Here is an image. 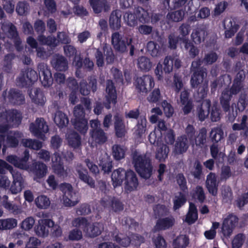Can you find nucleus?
I'll list each match as a JSON object with an SVG mask.
<instances>
[{
	"label": "nucleus",
	"mask_w": 248,
	"mask_h": 248,
	"mask_svg": "<svg viewBox=\"0 0 248 248\" xmlns=\"http://www.w3.org/2000/svg\"><path fill=\"white\" fill-rule=\"evenodd\" d=\"M111 180L114 187L120 186L124 181L125 189L129 191L136 189L138 185V179L135 173L131 170L126 171L121 168L113 171Z\"/></svg>",
	"instance_id": "f257e3e1"
},
{
	"label": "nucleus",
	"mask_w": 248,
	"mask_h": 248,
	"mask_svg": "<svg viewBox=\"0 0 248 248\" xmlns=\"http://www.w3.org/2000/svg\"><path fill=\"white\" fill-rule=\"evenodd\" d=\"M151 157V153L141 155L139 152L135 151L133 154V163L135 169L140 176L145 179L150 178L152 174Z\"/></svg>",
	"instance_id": "f03ea898"
},
{
	"label": "nucleus",
	"mask_w": 248,
	"mask_h": 248,
	"mask_svg": "<svg viewBox=\"0 0 248 248\" xmlns=\"http://www.w3.org/2000/svg\"><path fill=\"white\" fill-rule=\"evenodd\" d=\"M202 62L200 60L193 62L192 63V69L194 74L192 76L190 83L193 87H196L201 83H202L198 89V95L201 99L204 98L208 91V82L203 80L204 78L206 76V73L203 70H198V67L201 65Z\"/></svg>",
	"instance_id": "7ed1b4c3"
},
{
	"label": "nucleus",
	"mask_w": 248,
	"mask_h": 248,
	"mask_svg": "<svg viewBox=\"0 0 248 248\" xmlns=\"http://www.w3.org/2000/svg\"><path fill=\"white\" fill-rule=\"evenodd\" d=\"M60 188L63 193L62 202L65 206H74L79 201L78 195L73 191L70 184H62Z\"/></svg>",
	"instance_id": "20e7f679"
},
{
	"label": "nucleus",
	"mask_w": 248,
	"mask_h": 248,
	"mask_svg": "<svg viewBox=\"0 0 248 248\" xmlns=\"http://www.w3.org/2000/svg\"><path fill=\"white\" fill-rule=\"evenodd\" d=\"M241 89V82L236 81L233 83L231 88L226 89L222 92L220 102L224 111H228L230 109V101L232 95L238 93Z\"/></svg>",
	"instance_id": "39448f33"
},
{
	"label": "nucleus",
	"mask_w": 248,
	"mask_h": 248,
	"mask_svg": "<svg viewBox=\"0 0 248 248\" xmlns=\"http://www.w3.org/2000/svg\"><path fill=\"white\" fill-rule=\"evenodd\" d=\"M135 86L138 92L147 94L155 86L154 78L149 75L137 78Z\"/></svg>",
	"instance_id": "423d86ee"
},
{
	"label": "nucleus",
	"mask_w": 248,
	"mask_h": 248,
	"mask_svg": "<svg viewBox=\"0 0 248 248\" xmlns=\"http://www.w3.org/2000/svg\"><path fill=\"white\" fill-rule=\"evenodd\" d=\"M1 30L10 40L9 42L7 41V43L10 44L14 43L16 49L19 50L21 42L17 37V32L16 27L10 22L4 21L2 23Z\"/></svg>",
	"instance_id": "0eeeda50"
},
{
	"label": "nucleus",
	"mask_w": 248,
	"mask_h": 248,
	"mask_svg": "<svg viewBox=\"0 0 248 248\" xmlns=\"http://www.w3.org/2000/svg\"><path fill=\"white\" fill-rule=\"evenodd\" d=\"M38 40L42 44L47 45L53 47L58 46L60 43L68 44L70 42V39L63 32H60L58 33L57 39L52 37L46 38L43 35H40Z\"/></svg>",
	"instance_id": "6e6552de"
},
{
	"label": "nucleus",
	"mask_w": 248,
	"mask_h": 248,
	"mask_svg": "<svg viewBox=\"0 0 248 248\" xmlns=\"http://www.w3.org/2000/svg\"><path fill=\"white\" fill-rule=\"evenodd\" d=\"M30 130L34 136L44 140L46 139L44 134L48 132V128L43 118H37L35 123L30 125Z\"/></svg>",
	"instance_id": "1a4fd4ad"
},
{
	"label": "nucleus",
	"mask_w": 248,
	"mask_h": 248,
	"mask_svg": "<svg viewBox=\"0 0 248 248\" xmlns=\"http://www.w3.org/2000/svg\"><path fill=\"white\" fill-rule=\"evenodd\" d=\"M132 39L129 37H123L119 33H113L111 35V43L114 48L121 52L127 50V46L131 45Z\"/></svg>",
	"instance_id": "9d476101"
},
{
	"label": "nucleus",
	"mask_w": 248,
	"mask_h": 248,
	"mask_svg": "<svg viewBox=\"0 0 248 248\" xmlns=\"http://www.w3.org/2000/svg\"><path fill=\"white\" fill-rule=\"evenodd\" d=\"M54 226V221L50 219L44 218L39 219L35 228V232L39 237H47L49 233L48 228Z\"/></svg>",
	"instance_id": "9b49d317"
},
{
	"label": "nucleus",
	"mask_w": 248,
	"mask_h": 248,
	"mask_svg": "<svg viewBox=\"0 0 248 248\" xmlns=\"http://www.w3.org/2000/svg\"><path fill=\"white\" fill-rule=\"evenodd\" d=\"M238 221V218L232 214H229L224 218L222 230L225 236H229L232 234Z\"/></svg>",
	"instance_id": "f8f14e48"
},
{
	"label": "nucleus",
	"mask_w": 248,
	"mask_h": 248,
	"mask_svg": "<svg viewBox=\"0 0 248 248\" xmlns=\"http://www.w3.org/2000/svg\"><path fill=\"white\" fill-rule=\"evenodd\" d=\"M37 78L38 75L36 71L32 69H27L25 72H22L17 79V82L19 85L24 86L30 84Z\"/></svg>",
	"instance_id": "ddd939ff"
},
{
	"label": "nucleus",
	"mask_w": 248,
	"mask_h": 248,
	"mask_svg": "<svg viewBox=\"0 0 248 248\" xmlns=\"http://www.w3.org/2000/svg\"><path fill=\"white\" fill-rule=\"evenodd\" d=\"M2 96L7 103L20 105L24 101L23 95L15 90H11L8 92H4L2 94Z\"/></svg>",
	"instance_id": "4468645a"
},
{
	"label": "nucleus",
	"mask_w": 248,
	"mask_h": 248,
	"mask_svg": "<svg viewBox=\"0 0 248 248\" xmlns=\"http://www.w3.org/2000/svg\"><path fill=\"white\" fill-rule=\"evenodd\" d=\"M12 175L13 181L10 187V191L13 194H16L20 192L22 189L23 178L21 175L14 171L13 169L10 171Z\"/></svg>",
	"instance_id": "2eb2a0df"
},
{
	"label": "nucleus",
	"mask_w": 248,
	"mask_h": 248,
	"mask_svg": "<svg viewBox=\"0 0 248 248\" xmlns=\"http://www.w3.org/2000/svg\"><path fill=\"white\" fill-rule=\"evenodd\" d=\"M38 68L42 84L45 87L49 86L52 83V78L50 70L44 64H39Z\"/></svg>",
	"instance_id": "dca6fc26"
},
{
	"label": "nucleus",
	"mask_w": 248,
	"mask_h": 248,
	"mask_svg": "<svg viewBox=\"0 0 248 248\" xmlns=\"http://www.w3.org/2000/svg\"><path fill=\"white\" fill-rule=\"evenodd\" d=\"M101 204L105 207L108 208L110 211L117 212L123 210V205L118 200L110 199L109 198H104L101 202Z\"/></svg>",
	"instance_id": "f3484780"
},
{
	"label": "nucleus",
	"mask_w": 248,
	"mask_h": 248,
	"mask_svg": "<svg viewBox=\"0 0 248 248\" xmlns=\"http://www.w3.org/2000/svg\"><path fill=\"white\" fill-rule=\"evenodd\" d=\"M218 183L215 173H210L206 177V187L209 193L214 196L217 194Z\"/></svg>",
	"instance_id": "a211bd4d"
},
{
	"label": "nucleus",
	"mask_w": 248,
	"mask_h": 248,
	"mask_svg": "<svg viewBox=\"0 0 248 248\" xmlns=\"http://www.w3.org/2000/svg\"><path fill=\"white\" fill-rule=\"evenodd\" d=\"M189 147L187 138L181 136L177 138L173 151L175 155H181L186 152Z\"/></svg>",
	"instance_id": "6ab92c4d"
},
{
	"label": "nucleus",
	"mask_w": 248,
	"mask_h": 248,
	"mask_svg": "<svg viewBox=\"0 0 248 248\" xmlns=\"http://www.w3.org/2000/svg\"><path fill=\"white\" fill-rule=\"evenodd\" d=\"M32 167L30 171L34 175V179L37 180L44 177L47 172V167L43 163L35 162L32 164Z\"/></svg>",
	"instance_id": "aec40b11"
},
{
	"label": "nucleus",
	"mask_w": 248,
	"mask_h": 248,
	"mask_svg": "<svg viewBox=\"0 0 248 248\" xmlns=\"http://www.w3.org/2000/svg\"><path fill=\"white\" fill-rule=\"evenodd\" d=\"M76 170L79 178L87 183L92 187L94 186V181L88 175L87 170L81 164H78L76 167Z\"/></svg>",
	"instance_id": "412c9836"
},
{
	"label": "nucleus",
	"mask_w": 248,
	"mask_h": 248,
	"mask_svg": "<svg viewBox=\"0 0 248 248\" xmlns=\"http://www.w3.org/2000/svg\"><path fill=\"white\" fill-rule=\"evenodd\" d=\"M90 5L95 13H101L103 10L107 12L110 10V7L106 0H89Z\"/></svg>",
	"instance_id": "4be33fe9"
},
{
	"label": "nucleus",
	"mask_w": 248,
	"mask_h": 248,
	"mask_svg": "<svg viewBox=\"0 0 248 248\" xmlns=\"http://www.w3.org/2000/svg\"><path fill=\"white\" fill-rule=\"evenodd\" d=\"M105 96L108 104H116L117 102L116 92L111 80H109L107 82Z\"/></svg>",
	"instance_id": "5701e85b"
},
{
	"label": "nucleus",
	"mask_w": 248,
	"mask_h": 248,
	"mask_svg": "<svg viewBox=\"0 0 248 248\" xmlns=\"http://www.w3.org/2000/svg\"><path fill=\"white\" fill-rule=\"evenodd\" d=\"M224 27L225 29V36L228 38L232 37L238 29L235 22L231 18H227L224 20Z\"/></svg>",
	"instance_id": "b1692460"
},
{
	"label": "nucleus",
	"mask_w": 248,
	"mask_h": 248,
	"mask_svg": "<svg viewBox=\"0 0 248 248\" xmlns=\"http://www.w3.org/2000/svg\"><path fill=\"white\" fill-rule=\"evenodd\" d=\"M104 229L102 223L95 222L92 224L89 223L87 229L84 230L85 235L88 237H94L101 234Z\"/></svg>",
	"instance_id": "393cba45"
},
{
	"label": "nucleus",
	"mask_w": 248,
	"mask_h": 248,
	"mask_svg": "<svg viewBox=\"0 0 248 248\" xmlns=\"http://www.w3.org/2000/svg\"><path fill=\"white\" fill-rule=\"evenodd\" d=\"M174 218L172 217L158 219L155 226L156 230H165L171 228L174 224Z\"/></svg>",
	"instance_id": "a878e982"
},
{
	"label": "nucleus",
	"mask_w": 248,
	"mask_h": 248,
	"mask_svg": "<svg viewBox=\"0 0 248 248\" xmlns=\"http://www.w3.org/2000/svg\"><path fill=\"white\" fill-rule=\"evenodd\" d=\"M115 119V129L116 134L118 137L124 136L126 133V130L122 117L119 114L114 116Z\"/></svg>",
	"instance_id": "bb28decb"
},
{
	"label": "nucleus",
	"mask_w": 248,
	"mask_h": 248,
	"mask_svg": "<svg viewBox=\"0 0 248 248\" xmlns=\"http://www.w3.org/2000/svg\"><path fill=\"white\" fill-rule=\"evenodd\" d=\"M182 109L185 114L189 113L193 108L192 102L188 99V93L186 90L182 91L180 95Z\"/></svg>",
	"instance_id": "cd10ccee"
},
{
	"label": "nucleus",
	"mask_w": 248,
	"mask_h": 248,
	"mask_svg": "<svg viewBox=\"0 0 248 248\" xmlns=\"http://www.w3.org/2000/svg\"><path fill=\"white\" fill-rule=\"evenodd\" d=\"M169 151V148L167 145L163 143L158 145L155 152V158L160 162L164 161L168 157Z\"/></svg>",
	"instance_id": "c85d7f7f"
},
{
	"label": "nucleus",
	"mask_w": 248,
	"mask_h": 248,
	"mask_svg": "<svg viewBox=\"0 0 248 248\" xmlns=\"http://www.w3.org/2000/svg\"><path fill=\"white\" fill-rule=\"evenodd\" d=\"M211 102L209 100H204L201 107L198 108L197 116L199 120L204 121L208 116Z\"/></svg>",
	"instance_id": "c756f323"
},
{
	"label": "nucleus",
	"mask_w": 248,
	"mask_h": 248,
	"mask_svg": "<svg viewBox=\"0 0 248 248\" xmlns=\"http://www.w3.org/2000/svg\"><path fill=\"white\" fill-rule=\"evenodd\" d=\"M69 145L74 148L78 147L81 144L80 138L76 132L69 131L66 135Z\"/></svg>",
	"instance_id": "7c9ffc66"
},
{
	"label": "nucleus",
	"mask_w": 248,
	"mask_h": 248,
	"mask_svg": "<svg viewBox=\"0 0 248 248\" xmlns=\"http://www.w3.org/2000/svg\"><path fill=\"white\" fill-rule=\"evenodd\" d=\"M0 205L13 213H16L18 210L17 206L9 201L8 197L6 195L0 197Z\"/></svg>",
	"instance_id": "2f4dec72"
},
{
	"label": "nucleus",
	"mask_w": 248,
	"mask_h": 248,
	"mask_svg": "<svg viewBox=\"0 0 248 248\" xmlns=\"http://www.w3.org/2000/svg\"><path fill=\"white\" fill-rule=\"evenodd\" d=\"M147 119L145 116H140L135 128L134 134L138 137H141L145 132L147 126Z\"/></svg>",
	"instance_id": "473e14b6"
},
{
	"label": "nucleus",
	"mask_w": 248,
	"mask_h": 248,
	"mask_svg": "<svg viewBox=\"0 0 248 248\" xmlns=\"http://www.w3.org/2000/svg\"><path fill=\"white\" fill-rule=\"evenodd\" d=\"M121 12L119 10L113 11L109 18L110 26L114 29H118L121 27Z\"/></svg>",
	"instance_id": "72a5a7b5"
},
{
	"label": "nucleus",
	"mask_w": 248,
	"mask_h": 248,
	"mask_svg": "<svg viewBox=\"0 0 248 248\" xmlns=\"http://www.w3.org/2000/svg\"><path fill=\"white\" fill-rule=\"evenodd\" d=\"M198 219L197 210L195 205L190 202L188 212L186 215L185 221L188 224L194 223Z\"/></svg>",
	"instance_id": "f704fd0d"
},
{
	"label": "nucleus",
	"mask_w": 248,
	"mask_h": 248,
	"mask_svg": "<svg viewBox=\"0 0 248 248\" xmlns=\"http://www.w3.org/2000/svg\"><path fill=\"white\" fill-rule=\"evenodd\" d=\"M30 96L35 104L40 106L44 105L46 99L40 90L36 89L32 90L30 93Z\"/></svg>",
	"instance_id": "c9c22d12"
},
{
	"label": "nucleus",
	"mask_w": 248,
	"mask_h": 248,
	"mask_svg": "<svg viewBox=\"0 0 248 248\" xmlns=\"http://www.w3.org/2000/svg\"><path fill=\"white\" fill-rule=\"evenodd\" d=\"M74 117L72 119V123L77 126H78L79 120L85 119L84 118L85 111L81 105H78L75 107L74 109Z\"/></svg>",
	"instance_id": "e433bc0d"
},
{
	"label": "nucleus",
	"mask_w": 248,
	"mask_h": 248,
	"mask_svg": "<svg viewBox=\"0 0 248 248\" xmlns=\"http://www.w3.org/2000/svg\"><path fill=\"white\" fill-rule=\"evenodd\" d=\"M137 66L141 71L147 72L151 69L152 63L148 58L141 56L138 59Z\"/></svg>",
	"instance_id": "4c0bfd02"
},
{
	"label": "nucleus",
	"mask_w": 248,
	"mask_h": 248,
	"mask_svg": "<svg viewBox=\"0 0 248 248\" xmlns=\"http://www.w3.org/2000/svg\"><path fill=\"white\" fill-rule=\"evenodd\" d=\"M52 63L58 70H65L67 68V62L62 56H56L53 59Z\"/></svg>",
	"instance_id": "58836bf2"
},
{
	"label": "nucleus",
	"mask_w": 248,
	"mask_h": 248,
	"mask_svg": "<svg viewBox=\"0 0 248 248\" xmlns=\"http://www.w3.org/2000/svg\"><path fill=\"white\" fill-rule=\"evenodd\" d=\"M54 121L59 127H63L67 125L69 120L64 113L58 111L55 114Z\"/></svg>",
	"instance_id": "ea45409f"
},
{
	"label": "nucleus",
	"mask_w": 248,
	"mask_h": 248,
	"mask_svg": "<svg viewBox=\"0 0 248 248\" xmlns=\"http://www.w3.org/2000/svg\"><path fill=\"white\" fill-rule=\"evenodd\" d=\"M17 220L14 218L0 219V229L10 230L17 226Z\"/></svg>",
	"instance_id": "a19ab883"
},
{
	"label": "nucleus",
	"mask_w": 248,
	"mask_h": 248,
	"mask_svg": "<svg viewBox=\"0 0 248 248\" xmlns=\"http://www.w3.org/2000/svg\"><path fill=\"white\" fill-rule=\"evenodd\" d=\"M205 31L202 29L197 28L194 30L191 34L193 41L196 44H199L204 40Z\"/></svg>",
	"instance_id": "79ce46f5"
},
{
	"label": "nucleus",
	"mask_w": 248,
	"mask_h": 248,
	"mask_svg": "<svg viewBox=\"0 0 248 248\" xmlns=\"http://www.w3.org/2000/svg\"><path fill=\"white\" fill-rule=\"evenodd\" d=\"M185 15V12L182 10H179L169 13L167 15L168 22H179L181 21Z\"/></svg>",
	"instance_id": "37998d69"
},
{
	"label": "nucleus",
	"mask_w": 248,
	"mask_h": 248,
	"mask_svg": "<svg viewBox=\"0 0 248 248\" xmlns=\"http://www.w3.org/2000/svg\"><path fill=\"white\" fill-rule=\"evenodd\" d=\"M210 152L211 156L218 162H222L225 156L224 151H221L218 147L215 144L210 147Z\"/></svg>",
	"instance_id": "c03bdc74"
},
{
	"label": "nucleus",
	"mask_w": 248,
	"mask_h": 248,
	"mask_svg": "<svg viewBox=\"0 0 248 248\" xmlns=\"http://www.w3.org/2000/svg\"><path fill=\"white\" fill-rule=\"evenodd\" d=\"M72 224L73 227L76 229L80 228L82 229L83 232L85 233L84 230L87 229L89 222L88 220L83 217H79L75 218L72 222Z\"/></svg>",
	"instance_id": "a18cd8bd"
},
{
	"label": "nucleus",
	"mask_w": 248,
	"mask_h": 248,
	"mask_svg": "<svg viewBox=\"0 0 248 248\" xmlns=\"http://www.w3.org/2000/svg\"><path fill=\"white\" fill-rule=\"evenodd\" d=\"M112 155L117 160H120L124 157L126 148L118 144L114 145L112 147Z\"/></svg>",
	"instance_id": "49530a36"
},
{
	"label": "nucleus",
	"mask_w": 248,
	"mask_h": 248,
	"mask_svg": "<svg viewBox=\"0 0 248 248\" xmlns=\"http://www.w3.org/2000/svg\"><path fill=\"white\" fill-rule=\"evenodd\" d=\"M21 144L25 147L36 150L40 149L42 146L41 142L29 139H23L21 141Z\"/></svg>",
	"instance_id": "de8ad7c7"
},
{
	"label": "nucleus",
	"mask_w": 248,
	"mask_h": 248,
	"mask_svg": "<svg viewBox=\"0 0 248 248\" xmlns=\"http://www.w3.org/2000/svg\"><path fill=\"white\" fill-rule=\"evenodd\" d=\"M91 134L92 140L95 143L101 144L107 140V137L102 130L92 131Z\"/></svg>",
	"instance_id": "09e8293b"
},
{
	"label": "nucleus",
	"mask_w": 248,
	"mask_h": 248,
	"mask_svg": "<svg viewBox=\"0 0 248 248\" xmlns=\"http://www.w3.org/2000/svg\"><path fill=\"white\" fill-rule=\"evenodd\" d=\"M24 154V157L19 159L17 168L30 171V169H31V167H30L27 163L30 157L29 152L26 150Z\"/></svg>",
	"instance_id": "8fccbe9b"
},
{
	"label": "nucleus",
	"mask_w": 248,
	"mask_h": 248,
	"mask_svg": "<svg viewBox=\"0 0 248 248\" xmlns=\"http://www.w3.org/2000/svg\"><path fill=\"white\" fill-rule=\"evenodd\" d=\"M35 202L37 207L41 209L47 208L50 204L48 198L45 195H40L35 199Z\"/></svg>",
	"instance_id": "3c124183"
},
{
	"label": "nucleus",
	"mask_w": 248,
	"mask_h": 248,
	"mask_svg": "<svg viewBox=\"0 0 248 248\" xmlns=\"http://www.w3.org/2000/svg\"><path fill=\"white\" fill-rule=\"evenodd\" d=\"M210 137L213 141L217 142L223 138V131L220 127H214L211 129Z\"/></svg>",
	"instance_id": "603ef678"
},
{
	"label": "nucleus",
	"mask_w": 248,
	"mask_h": 248,
	"mask_svg": "<svg viewBox=\"0 0 248 248\" xmlns=\"http://www.w3.org/2000/svg\"><path fill=\"white\" fill-rule=\"evenodd\" d=\"M34 224V218L32 217H28L22 220L20 224V227L22 230L28 231L33 228Z\"/></svg>",
	"instance_id": "864d4df0"
},
{
	"label": "nucleus",
	"mask_w": 248,
	"mask_h": 248,
	"mask_svg": "<svg viewBox=\"0 0 248 248\" xmlns=\"http://www.w3.org/2000/svg\"><path fill=\"white\" fill-rule=\"evenodd\" d=\"M127 236L122 233L117 234L113 236L114 240L120 245L123 247H127L131 243L130 234Z\"/></svg>",
	"instance_id": "5fc2aeb1"
},
{
	"label": "nucleus",
	"mask_w": 248,
	"mask_h": 248,
	"mask_svg": "<svg viewBox=\"0 0 248 248\" xmlns=\"http://www.w3.org/2000/svg\"><path fill=\"white\" fill-rule=\"evenodd\" d=\"M188 239L187 237L184 235H181L178 236L174 240V248H183L186 247L188 245Z\"/></svg>",
	"instance_id": "6e6d98bb"
},
{
	"label": "nucleus",
	"mask_w": 248,
	"mask_h": 248,
	"mask_svg": "<svg viewBox=\"0 0 248 248\" xmlns=\"http://www.w3.org/2000/svg\"><path fill=\"white\" fill-rule=\"evenodd\" d=\"M193 198L198 199L200 202L204 201L205 196L203 189L200 186H197L191 192Z\"/></svg>",
	"instance_id": "4d7b16f0"
},
{
	"label": "nucleus",
	"mask_w": 248,
	"mask_h": 248,
	"mask_svg": "<svg viewBox=\"0 0 248 248\" xmlns=\"http://www.w3.org/2000/svg\"><path fill=\"white\" fill-rule=\"evenodd\" d=\"M150 13L142 8L139 7L136 10V15L141 22H147L150 18Z\"/></svg>",
	"instance_id": "13d9d810"
},
{
	"label": "nucleus",
	"mask_w": 248,
	"mask_h": 248,
	"mask_svg": "<svg viewBox=\"0 0 248 248\" xmlns=\"http://www.w3.org/2000/svg\"><path fill=\"white\" fill-rule=\"evenodd\" d=\"M206 133L207 131L205 128L201 129L196 138H195L192 140V141L194 142V144H195L197 146L203 145L206 140Z\"/></svg>",
	"instance_id": "bf43d9fd"
},
{
	"label": "nucleus",
	"mask_w": 248,
	"mask_h": 248,
	"mask_svg": "<svg viewBox=\"0 0 248 248\" xmlns=\"http://www.w3.org/2000/svg\"><path fill=\"white\" fill-rule=\"evenodd\" d=\"M124 21L126 24L131 27H134L137 25V15H136V12L134 14L127 12L124 16Z\"/></svg>",
	"instance_id": "052dcab7"
},
{
	"label": "nucleus",
	"mask_w": 248,
	"mask_h": 248,
	"mask_svg": "<svg viewBox=\"0 0 248 248\" xmlns=\"http://www.w3.org/2000/svg\"><path fill=\"white\" fill-rule=\"evenodd\" d=\"M246 240V236L243 233H238L233 238L232 245V248H240Z\"/></svg>",
	"instance_id": "680f3d73"
},
{
	"label": "nucleus",
	"mask_w": 248,
	"mask_h": 248,
	"mask_svg": "<svg viewBox=\"0 0 248 248\" xmlns=\"http://www.w3.org/2000/svg\"><path fill=\"white\" fill-rule=\"evenodd\" d=\"M159 47V46L153 41H150L147 45V51L154 57L159 56L160 51Z\"/></svg>",
	"instance_id": "e2e57ef3"
},
{
	"label": "nucleus",
	"mask_w": 248,
	"mask_h": 248,
	"mask_svg": "<svg viewBox=\"0 0 248 248\" xmlns=\"http://www.w3.org/2000/svg\"><path fill=\"white\" fill-rule=\"evenodd\" d=\"M183 43L185 45V47L186 49L190 48L189 51V55L192 58L195 57L199 53L198 48L194 46L193 44L189 42L187 39H184Z\"/></svg>",
	"instance_id": "0e129e2a"
},
{
	"label": "nucleus",
	"mask_w": 248,
	"mask_h": 248,
	"mask_svg": "<svg viewBox=\"0 0 248 248\" xmlns=\"http://www.w3.org/2000/svg\"><path fill=\"white\" fill-rule=\"evenodd\" d=\"M53 171L57 174L59 177L64 178L67 176V171L63 166V163L56 165H52L51 166Z\"/></svg>",
	"instance_id": "69168bd1"
},
{
	"label": "nucleus",
	"mask_w": 248,
	"mask_h": 248,
	"mask_svg": "<svg viewBox=\"0 0 248 248\" xmlns=\"http://www.w3.org/2000/svg\"><path fill=\"white\" fill-rule=\"evenodd\" d=\"M186 202V196L181 193L179 195L176 196L173 200V208L175 210L179 209Z\"/></svg>",
	"instance_id": "338daca9"
},
{
	"label": "nucleus",
	"mask_w": 248,
	"mask_h": 248,
	"mask_svg": "<svg viewBox=\"0 0 248 248\" xmlns=\"http://www.w3.org/2000/svg\"><path fill=\"white\" fill-rule=\"evenodd\" d=\"M29 10V5L24 1H19L16 7V12L19 15L27 14Z\"/></svg>",
	"instance_id": "774afa93"
}]
</instances>
